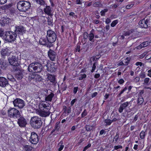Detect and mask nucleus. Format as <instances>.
<instances>
[{
  "label": "nucleus",
  "mask_w": 151,
  "mask_h": 151,
  "mask_svg": "<svg viewBox=\"0 0 151 151\" xmlns=\"http://www.w3.org/2000/svg\"><path fill=\"white\" fill-rule=\"evenodd\" d=\"M7 1V0H0V4H5Z\"/></svg>",
  "instance_id": "obj_64"
},
{
  "label": "nucleus",
  "mask_w": 151,
  "mask_h": 151,
  "mask_svg": "<svg viewBox=\"0 0 151 151\" xmlns=\"http://www.w3.org/2000/svg\"><path fill=\"white\" fill-rule=\"evenodd\" d=\"M37 3L40 5H43L45 4V1L43 0H36Z\"/></svg>",
  "instance_id": "obj_42"
},
{
  "label": "nucleus",
  "mask_w": 151,
  "mask_h": 151,
  "mask_svg": "<svg viewBox=\"0 0 151 151\" xmlns=\"http://www.w3.org/2000/svg\"><path fill=\"white\" fill-rule=\"evenodd\" d=\"M80 46L79 45L77 44V47L76 48V51L77 52V51L78 52H80V50H81V49H80Z\"/></svg>",
  "instance_id": "obj_60"
},
{
  "label": "nucleus",
  "mask_w": 151,
  "mask_h": 151,
  "mask_svg": "<svg viewBox=\"0 0 151 151\" xmlns=\"http://www.w3.org/2000/svg\"><path fill=\"white\" fill-rule=\"evenodd\" d=\"M39 113L40 116L46 117L49 116L50 112L48 111H45L41 109L39 112Z\"/></svg>",
  "instance_id": "obj_20"
},
{
  "label": "nucleus",
  "mask_w": 151,
  "mask_h": 151,
  "mask_svg": "<svg viewBox=\"0 0 151 151\" xmlns=\"http://www.w3.org/2000/svg\"><path fill=\"white\" fill-rule=\"evenodd\" d=\"M139 26L142 28H146L148 27L146 20L145 19L140 21L139 22Z\"/></svg>",
  "instance_id": "obj_21"
},
{
  "label": "nucleus",
  "mask_w": 151,
  "mask_h": 151,
  "mask_svg": "<svg viewBox=\"0 0 151 151\" xmlns=\"http://www.w3.org/2000/svg\"><path fill=\"white\" fill-rule=\"evenodd\" d=\"M6 67V62L4 60L0 59V68L4 70Z\"/></svg>",
  "instance_id": "obj_23"
},
{
  "label": "nucleus",
  "mask_w": 151,
  "mask_h": 151,
  "mask_svg": "<svg viewBox=\"0 0 151 151\" xmlns=\"http://www.w3.org/2000/svg\"><path fill=\"white\" fill-rule=\"evenodd\" d=\"M85 127L87 131H91L92 129L93 126L89 125H86Z\"/></svg>",
  "instance_id": "obj_30"
},
{
  "label": "nucleus",
  "mask_w": 151,
  "mask_h": 151,
  "mask_svg": "<svg viewBox=\"0 0 151 151\" xmlns=\"http://www.w3.org/2000/svg\"><path fill=\"white\" fill-rule=\"evenodd\" d=\"M144 102V99L142 97L140 96L138 99V104L139 105H141Z\"/></svg>",
  "instance_id": "obj_32"
},
{
  "label": "nucleus",
  "mask_w": 151,
  "mask_h": 151,
  "mask_svg": "<svg viewBox=\"0 0 151 151\" xmlns=\"http://www.w3.org/2000/svg\"><path fill=\"white\" fill-rule=\"evenodd\" d=\"M83 39L85 40L87 39L88 37L89 34L87 32H85L83 34Z\"/></svg>",
  "instance_id": "obj_48"
},
{
  "label": "nucleus",
  "mask_w": 151,
  "mask_h": 151,
  "mask_svg": "<svg viewBox=\"0 0 151 151\" xmlns=\"http://www.w3.org/2000/svg\"><path fill=\"white\" fill-rule=\"evenodd\" d=\"M122 148V146L121 145L115 146L114 147V149L115 150H117L119 148Z\"/></svg>",
  "instance_id": "obj_57"
},
{
  "label": "nucleus",
  "mask_w": 151,
  "mask_h": 151,
  "mask_svg": "<svg viewBox=\"0 0 151 151\" xmlns=\"http://www.w3.org/2000/svg\"><path fill=\"white\" fill-rule=\"evenodd\" d=\"M7 78L9 80L12 81L13 79V77L11 75L9 74L7 75Z\"/></svg>",
  "instance_id": "obj_55"
},
{
  "label": "nucleus",
  "mask_w": 151,
  "mask_h": 151,
  "mask_svg": "<svg viewBox=\"0 0 151 151\" xmlns=\"http://www.w3.org/2000/svg\"><path fill=\"white\" fill-rule=\"evenodd\" d=\"M145 19L148 25V27H151V16L150 17L147 18Z\"/></svg>",
  "instance_id": "obj_31"
},
{
  "label": "nucleus",
  "mask_w": 151,
  "mask_h": 151,
  "mask_svg": "<svg viewBox=\"0 0 151 151\" xmlns=\"http://www.w3.org/2000/svg\"><path fill=\"white\" fill-rule=\"evenodd\" d=\"M148 44V43L147 42H144L141 44V45L143 46L144 47H145Z\"/></svg>",
  "instance_id": "obj_62"
},
{
  "label": "nucleus",
  "mask_w": 151,
  "mask_h": 151,
  "mask_svg": "<svg viewBox=\"0 0 151 151\" xmlns=\"http://www.w3.org/2000/svg\"><path fill=\"white\" fill-rule=\"evenodd\" d=\"M93 30V29H92V30L91 31L90 33L89 34L88 37L90 41L93 42L94 41L93 38H94V34L92 32Z\"/></svg>",
  "instance_id": "obj_26"
},
{
  "label": "nucleus",
  "mask_w": 151,
  "mask_h": 151,
  "mask_svg": "<svg viewBox=\"0 0 151 151\" xmlns=\"http://www.w3.org/2000/svg\"><path fill=\"white\" fill-rule=\"evenodd\" d=\"M133 30H130L128 31L125 32V35H129L130 33L133 32Z\"/></svg>",
  "instance_id": "obj_61"
},
{
  "label": "nucleus",
  "mask_w": 151,
  "mask_h": 151,
  "mask_svg": "<svg viewBox=\"0 0 151 151\" xmlns=\"http://www.w3.org/2000/svg\"><path fill=\"white\" fill-rule=\"evenodd\" d=\"M32 147L29 145H25L24 146L23 149L25 151H31Z\"/></svg>",
  "instance_id": "obj_27"
},
{
  "label": "nucleus",
  "mask_w": 151,
  "mask_h": 151,
  "mask_svg": "<svg viewBox=\"0 0 151 151\" xmlns=\"http://www.w3.org/2000/svg\"><path fill=\"white\" fill-rule=\"evenodd\" d=\"M140 78L139 77H136L134 80V81L136 83H137L139 81Z\"/></svg>",
  "instance_id": "obj_56"
},
{
  "label": "nucleus",
  "mask_w": 151,
  "mask_h": 151,
  "mask_svg": "<svg viewBox=\"0 0 151 151\" xmlns=\"http://www.w3.org/2000/svg\"><path fill=\"white\" fill-rule=\"evenodd\" d=\"M23 74L22 73L20 72H17L15 75L16 78L18 80H20L23 77Z\"/></svg>",
  "instance_id": "obj_25"
},
{
  "label": "nucleus",
  "mask_w": 151,
  "mask_h": 151,
  "mask_svg": "<svg viewBox=\"0 0 151 151\" xmlns=\"http://www.w3.org/2000/svg\"><path fill=\"white\" fill-rule=\"evenodd\" d=\"M86 77V75L85 74H81L80 76L78 78L79 80H81L84 79Z\"/></svg>",
  "instance_id": "obj_38"
},
{
  "label": "nucleus",
  "mask_w": 151,
  "mask_h": 151,
  "mask_svg": "<svg viewBox=\"0 0 151 151\" xmlns=\"http://www.w3.org/2000/svg\"><path fill=\"white\" fill-rule=\"evenodd\" d=\"M8 84V81L6 79L3 77H0V86L5 87Z\"/></svg>",
  "instance_id": "obj_18"
},
{
  "label": "nucleus",
  "mask_w": 151,
  "mask_h": 151,
  "mask_svg": "<svg viewBox=\"0 0 151 151\" xmlns=\"http://www.w3.org/2000/svg\"><path fill=\"white\" fill-rule=\"evenodd\" d=\"M47 77L46 78L47 81H50V84L54 86L55 88L58 85L57 83V81L55 78V76L54 75H52L50 74H48L47 75Z\"/></svg>",
  "instance_id": "obj_7"
},
{
  "label": "nucleus",
  "mask_w": 151,
  "mask_h": 151,
  "mask_svg": "<svg viewBox=\"0 0 151 151\" xmlns=\"http://www.w3.org/2000/svg\"><path fill=\"white\" fill-rule=\"evenodd\" d=\"M127 88L126 87H125L124 89L121 90L120 93L118 94V96L119 97H120L121 96V94L123 93L124 91L127 90Z\"/></svg>",
  "instance_id": "obj_45"
},
{
  "label": "nucleus",
  "mask_w": 151,
  "mask_h": 151,
  "mask_svg": "<svg viewBox=\"0 0 151 151\" xmlns=\"http://www.w3.org/2000/svg\"><path fill=\"white\" fill-rule=\"evenodd\" d=\"M101 3L100 1H96L94 4L93 6L94 7H99L101 5Z\"/></svg>",
  "instance_id": "obj_44"
},
{
  "label": "nucleus",
  "mask_w": 151,
  "mask_h": 151,
  "mask_svg": "<svg viewBox=\"0 0 151 151\" xmlns=\"http://www.w3.org/2000/svg\"><path fill=\"white\" fill-rule=\"evenodd\" d=\"M4 33L3 30H2V29L0 28V36L3 38Z\"/></svg>",
  "instance_id": "obj_54"
},
{
  "label": "nucleus",
  "mask_w": 151,
  "mask_h": 151,
  "mask_svg": "<svg viewBox=\"0 0 151 151\" xmlns=\"http://www.w3.org/2000/svg\"><path fill=\"white\" fill-rule=\"evenodd\" d=\"M10 52V51L8 49V47H7L3 48L1 51V56L3 57L8 55Z\"/></svg>",
  "instance_id": "obj_17"
},
{
  "label": "nucleus",
  "mask_w": 151,
  "mask_h": 151,
  "mask_svg": "<svg viewBox=\"0 0 151 151\" xmlns=\"http://www.w3.org/2000/svg\"><path fill=\"white\" fill-rule=\"evenodd\" d=\"M124 109L123 108V107H122V106L120 105L119 109L118 111L119 113H121L123 112Z\"/></svg>",
  "instance_id": "obj_58"
},
{
  "label": "nucleus",
  "mask_w": 151,
  "mask_h": 151,
  "mask_svg": "<svg viewBox=\"0 0 151 151\" xmlns=\"http://www.w3.org/2000/svg\"><path fill=\"white\" fill-rule=\"evenodd\" d=\"M61 88L63 90V91H64L66 90L67 88V86L65 84L62 83L61 85Z\"/></svg>",
  "instance_id": "obj_47"
},
{
  "label": "nucleus",
  "mask_w": 151,
  "mask_h": 151,
  "mask_svg": "<svg viewBox=\"0 0 151 151\" xmlns=\"http://www.w3.org/2000/svg\"><path fill=\"white\" fill-rule=\"evenodd\" d=\"M28 69V71L31 72L34 71L35 72L38 73L42 70V66L40 63L35 61L29 65Z\"/></svg>",
  "instance_id": "obj_1"
},
{
  "label": "nucleus",
  "mask_w": 151,
  "mask_h": 151,
  "mask_svg": "<svg viewBox=\"0 0 151 151\" xmlns=\"http://www.w3.org/2000/svg\"><path fill=\"white\" fill-rule=\"evenodd\" d=\"M8 113L9 116L14 119H17L21 116L19 111L14 108L9 109L8 110Z\"/></svg>",
  "instance_id": "obj_6"
},
{
  "label": "nucleus",
  "mask_w": 151,
  "mask_h": 151,
  "mask_svg": "<svg viewBox=\"0 0 151 151\" xmlns=\"http://www.w3.org/2000/svg\"><path fill=\"white\" fill-rule=\"evenodd\" d=\"M39 43L40 44L45 45L50 47L52 46V44L49 43L48 42V40H47V38H40L39 41Z\"/></svg>",
  "instance_id": "obj_15"
},
{
  "label": "nucleus",
  "mask_w": 151,
  "mask_h": 151,
  "mask_svg": "<svg viewBox=\"0 0 151 151\" xmlns=\"http://www.w3.org/2000/svg\"><path fill=\"white\" fill-rule=\"evenodd\" d=\"M146 134L145 132L143 131H142L139 134L140 137L141 139H144L145 138Z\"/></svg>",
  "instance_id": "obj_33"
},
{
  "label": "nucleus",
  "mask_w": 151,
  "mask_h": 151,
  "mask_svg": "<svg viewBox=\"0 0 151 151\" xmlns=\"http://www.w3.org/2000/svg\"><path fill=\"white\" fill-rule=\"evenodd\" d=\"M11 19L7 17H3L0 19V24L2 26L8 24L11 22Z\"/></svg>",
  "instance_id": "obj_14"
},
{
  "label": "nucleus",
  "mask_w": 151,
  "mask_h": 151,
  "mask_svg": "<svg viewBox=\"0 0 151 151\" xmlns=\"http://www.w3.org/2000/svg\"><path fill=\"white\" fill-rule=\"evenodd\" d=\"M108 11V9H104L103 10H102L100 12L101 15L102 16H104L105 13L107 12Z\"/></svg>",
  "instance_id": "obj_35"
},
{
  "label": "nucleus",
  "mask_w": 151,
  "mask_h": 151,
  "mask_svg": "<svg viewBox=\"0 0 151 151\" xmlns=\"http://www.w3.org/2000/svg\"><path fill=\"white\" fill-rule=\"evenodd\" d=\"M139 77L142 79L145 78L146 77V75L145 72L142 71L141 73L139 74Z\"/></svg>",
  "instance_id": "obj_36"
},
{
  "label": "nucleus",
  "mask_w": 151,
  "mask_h": 151,
  "mask_svg": "<svg viewBox=\"0 0 151 151\" xmlns=\"http://www.w3.org/2000/svg\"><path fill=\"white\" fill-rule=\"evenodd\" d=\"M30 123L33 128L36 129L40 128L42 124L41 119L37 116H34L32 117Z\"/></svg>",
  "instance_id": "obj_3"
},
{
  "label": "nucleus",
  "mask_w": 151,
  "mask_h": 151,
  "mask_svg": "<svg viewBox=\"0 0 151 151\" xmlns=\"http://www.w3.org/2000/svg\"><path fill=\"white\" fill-rule=\"evenodd\" d=\"M47 69L50 72H55L56 70L57 66L54 63L51 62L47 64Z\"/></svg>",
  "instance_id": "obj_11"
},
{
  "label": "nucleus",
  "mask_w": 151,
  "mask_h": 151,
  "mask_svg": "<svg viewBox=\"0 0 151 151\" xmlns=\"http://www.w3.org/2000/svg\"><path fill=\"white\" fill-rule=\"evenodd\" d=\"M91 146V144H89L86 146H85L83 150V151H86L88 148L90 147Z\"/></svg>",
  "instance_id": "obj_53"
},
{
  "label": "nucleus",
  "mask_w": 151,
  "mask_h": 151,
  "mask_svg": "<svg viewBox=\"0 0 151 151\" xmlns=\"http://www.w3.org/2000/svg\"><path fill=\"white\" fill-rule=\"evenodd\" d=\"M9 63L12 65L16 66L18 65V58L15 56H12L9 57L8 58Z\"/></svg>",
  "instance_id": "obj_10"
},
{
  "label": "nucleus",
  "mask_w": 151,
  "mask_h": 151,
  "mask_svg": "<svg viewBox=\"0 0 151 151\" xmlns=\"http://www.w3.org/2000/svg\"><path fill=\"white\" fill-rule=\"evenodd\" d=\"M118 83L120 84H123L124 83V81L122 79H120L118 81Z\"/></svg>",
  "instance_id": "obj_59"
},
{
  "label": "nucleus",
  "mask_w": 151,
  "mask_h": 151,
  "mask_svg": "<svg viewBox=\"0 0 151 151\" xmlns=\"http://www.w3.org/2000/svg\"><path fill=\"white\" fill-rule=\"evenodd\" d=\"M41 106H42V110H45V111H48L50 109V106H49L48 104H42L41 105Z\"/></svg>",
  "instance_id": "obj_24"
},
{
  "label": "nucleus",
  "mask_w": 151,
  "mask_h": 151,
  "mask_svg": "<svg viewBox=\"0 0 151 151\" xmlns=\"http://www.w3.org/2000/svg\"><path fill=\"white\" fill-rule=\"evenodd\" d=\"M30 3L26 1H19L17 4V9L20 12H26L30 8Z\"/></svg>",
  "instance_id": "obj_2"
},
{
  "label": "nucleus",
  "mask_w": 151,
  "mask_h": 151,
  "mask_svg": "<svg viewBox=\"0 0 151 151\" xmlns=\"http://www.w3.org/2000/svg\"><path fill=\"white\" fill-rule=\"evenodd\" d=\"M87 115V113L86 112V109L84 110L83 112L81 114V117H83Z\"/></svg>",
  "instance_id": "obj_50"
},
{
  "label": "nucleus",
  "mask_w": 151,
  "mask_h": 151,
  "mask_svg": "<svg viewBox=\"0 0 151 151\" xmlns=\"http://www.w3.org/2000/svg\"><path fill=\"white\" fill-rule=\"evenodd\" d=\"M56 53L51 49L48 52V56L50 59L52 60H54L56 56Z\"/></svg>",
  "instance_id": "obj_16"
},
{
  "label": "nucleus",
  "mask_w": 151,
  "mask_h": 151,
  "mask_svg": "<svg viewBox=\"0 0 151 151\" xmlns=\"http://www.w3.org/2000/svg\"><path fill=\"white\" fill-rule=\"evenodd\" d=\"M150 78H145L144 80V83L145 84H147L149 81Z\"/></svg>",
  "instance_id": "obj_52"
},
{
  "label": "nucleus",
  "mask_w": 151,
  "mask_h": 151,
  "mask_svg": "<svg viewBox=\"0 0 151 151\" xmlns=\"http://www.w3.org/2000/svg\"><path fill=\"white\" fill-rule=\"evenodd\" d=\"M47 19L48 25L52 27L53 26L52 18L51 17H47Z\"/></svg>",
  "instance_id": "obj_28"
},
{
  "label": "nucleus",
  "mask_w": 151,
  "mask_h": 151,
  "mask_svg": "<svg viewBox=\"0 0 151 151\" xmlns=\"http://www.w3.org/2000/svg\"><path fill=\"white\" fill-rule=\"evenodd\" d=\"M16 30L15 32L16 34L22 35L26 31L25 28L22 26H16L15 27Z\"/></svg>",
  "instance_id": "obj_12"
},
{
  "label": "nucleus",
  "mask_w": 151,
  "mask_h": 151,
  "mask_svg": "<svg viewBox=\"0 0 151 151\" xmlns=\"http://www.w3.org/2000/svg\"><path fill=\"white\" fill-rule=\"evenodd\" d=\"M117 23L118 20H114L111 24V27H114Z\"/></svg>",
  "instance_id": "obj_46"
},
{
  "label": "nucleus",
  "mask_w": 151,
  "mask_h": 151,
  "mask_svg": "<svg viewBox=\"0 0 151 151\" xmlns=\"http://www.w3.org/2000/svg\"><path fill=\"white\" fill-rule=\"evenodd\" d=\"M54 96V94L52 92H51L50 94L47 95L45 97V99L46 101L50 102L52 101V98Z\"/></svg>",
  "instance_id": "obj_22"
},
{
  "label": "nucleus",
  "mask_w": 151,
  "mask_h": 151,
  "mask_svg": "<svg viewBox=\"0 0 151 151\" xmlns=\"http://www.w3.org/2000/svg\"><path fill=\"white\" fill-rule=\"evenodd\" d=\"M29 140L31 143L36 144L39 141L38 136L37 134L35 132H32Z\"/></svg>",
  "instance_id": "obj_9"
},
{
  "label": "nucleus",
  "mask_w": 151,
  "mask_h": 151,
  "mask_svg": "<svg viewBox=\"0 0 151 151\" xmlns=\"http://www.w3.org/2000/svg\"><path fill=\"white\" fill-rule=\"evenodd\" d=\"M17 37V34L15 32L8 31L4 33L3 38L5 41L12 42L14 41Z\"/></svg>",
  "instance_id": "obj_4"
},
{
  "label": "nucleus",
  "mask_w": 151,
  "mask_h": 151,
  "mask_svg": "<svg viewBox=\"0 0 151 151\" xmlns=\"http://www.w3.org/2000/svg\"><path fill=\"white\" fill-rule=\"evenodd\" d=\"M46 38L49 43L52 44L56 40L57 35L56 33L52 29H49L47 31Z\"/></svg>",
  "instance_id": "obj_5"
},
{
  "label": "nucleus",
  "mask_w": 151,
  "mask_h": 151,
  "mask_svg": "<svg viewBox=\"0 0 151 151\" xmlns=\"http://www.w3.org/2000/svg\"><path fill=\"white\" fill-rule=\"evenodd\" d=\"M45 7L44 9V11L45 14L48 15L49 16H52V10L50 6H47L46 4H45Z\"/></svg>",
  "instance_id": "obj_19"
},
{
  "label": "nucleus",
  "mask_w": 151,
  "mask_h": 151,
  "mask_svg": "<svg viewBox=\"0 0 151 151\" xmlns=\"http://www.w3.org/2000/svg\"><path fill=\"white\" fill-rule=\"evenodd\" d=\"M104 122L106 123V125H110L111 123V120L110 119H106L104 120Z\"/></svg>",
  "instance_id": "obj_39"
},
{
  "label": "nucleus",
  "mask_w": 151,
  "mask_h": 151,
  "mask_svg": "<svg viewBox=\"0 0 151 151\" xmlns=\"http://www.w3.org/2000/svg\"><path fill=\"white\" fill-rule=\"evenodd\" d=\"M70 16L73 17L74 18H76L77 17V16L76 15L75 13L73 12H71L69 14Z\"/></svg>",
  "instance_id": "obj_49"
},
{
  "label": "nucleus",
  "mask_w": 151,
  "mask_h": 151,
  "mask_svg": "<svg viewBox=\"0 0 151 151\" xmlns=\"http://www.w3.org/2000/svg\"><path fill=\"white\" fill-rule=\"evenodd\" d=\"M78 87H74L73 88V92L74 94H76L78 91Z\"/></svg>",
  "instance_id": "obj_63"
},
{
  "label": "nucleus",
  "mask_w": 151,
  "mask_h": 151,
  "mask_svg": "<svg viewBox=\"0 0 151 151\" xmlns=\"http://www.w3.org/2000/svg\"><path fill=\"white\" fill-rule=\"evenodd\" d=\"M48 90L46 89H42L41 90V95L45 97L47 95Z\"/></svg>",
  "instance_id": "obj_29"
},
{
  "label": "nucleus",
  "mask_w": 151,
  "mask_h": 151,
  "mask_svg": "<svg viewBox=\"0 0 151 151\" xmlns=\"http://www.w3.org/2000/svg\"><path fill=\"white\" fill-rule=\"evenodd\" d=\"M119 138V133H118L117 132L116 133V135H115V137L114 138V140H113V142H114L115 143H116L118 140V139Z\"/></svg>",
  "instance_id": "obj_43"
},
{
  "label": "nucleus",
  "mask_w": 151,
  "mask_h": 151,
  "mask_svg": "<svg viewBox=\"0 0 151 151\" xmlns=\"http://www.w3.org/2000/svg\"><path fill=\"white\" fill-rule=\"evenodd\" d=\"M18 119L17 123L19 126L22 127H25L27 124L26 120L23 116H21L17 119Z\"/></svg>",
  "instance_id": "obj_13"
},
{
  "label": "nucleus",
  "mask_w": 151,
  "mask_h": 151,
  "mask_svg": "<svg viewBox=\"0 0 151 151\" xmlns=\"http://www.w3.org/2000/svg\"><path fill=\"white\" fill-rule=\"evenodd\" d=\"M96 63H94L93 65L92 66V69L91 71V73H93L94 70H95L96 68Z\"/></svg>",
  "instance_id": "obj_51"
},
{
  "label": "nucleus",
  "mask_w": 151,
  "mask_h": 151,
  "mask_svg": "<svg viewBox=\"0 0 151 151\" xmlns=\"http://www.w3.org/2000/svg\"><path fill=\"white\" fill-rule=\"evenodd\" d=\"M87 45L85 43L83 45L82 48L81 49V50H82L83 51L86 52L87 50Z\"/></svg>",
  "instance_id": "obj_34"
},
{
  "label": "nucleus",
  "mask_w": 151,
  "mask_h": 151,
  "mask_svg": "<svg viewBox=\"0 0 151 151\" xmlns=\"http://www.w3.org/2000/svg\"><path fill=\"white\" fill-rule=\"evenodd\" d=\"M60 122H56V123L55 126V130H56V131H58V129H59L60 128Z\"/></svg>",
  "instance_id": "obj_40"
},
{
  "label": "nucleus",
  "mask_w": 151,
  "mask_h": 151,
  "mask_svg": "<svg viewBox=\"0 0 151 151\" xmlns=\"http://www.w3.org/2000/svg\"><path fill=\"white\" fill-rule=\"evenodd\" d=\"M62 144L63 143L62 142H60V143L58 144V145L60 146V147L58 148V149L59 151H61L64 147V145H62Z\"/></svg>",
  "instance_id": "obj_37"
},
{
  "label": "nucleus",
  "mask_w": 151,
  "mask_h": 151,
  "mask_svg": "<svg viewBox=\"0 0 151 151\" xmlns=\"http://www.w3.org/2000/svg\"><path fill=\"white\" fill-rule=\"evenodd\" d=\"M128 102H126L121 104L120 105L123 107L124 109H125L128 105Z\"/></svg>",
  "instance_id": "obj_41"
},
{
  "label": "nucleus",
  "mask_w": 151,
  "mask_h": 151,
  "mask_svg": "<svg viewBox=\"0 0 151 151\" xmlns=\"http://www.w3.org/2000/svg\"><path fill=\"white\" fill-rule=\"evenodd\" d=\"M15 107H18L19 108H22L25 105L24 101L19 98H17L13 101Z\"/></svg>",
  "instance_id": "obj_8"
}]
</instances>
